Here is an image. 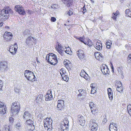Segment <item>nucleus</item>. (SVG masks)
Masks as SVG:
<instances>
[{
  "mask_svg": "<svg viewBox=\"0 0 131 131\" xmlns=\"http://www.w3.org/2000/svg\"><path fill=\"white\" fill-rule=\"evenodd\" d=\"M89 106L90 107L91 109L92 107H94L96 105L94 104L92 102H90L89 103Z\"/></svg>",
  "mask_w": 131,
  "mask_h": 131,
  "instance_id": "42",
  "label": "nucleus"
},
{
  "mask_svg": "<svg viewBox=\"0 0 131 131\" xmlns=\"http://www.w3.org/2000/svg\"><path fill=\"white\" fill-rule=\"evenodd\" d=\"M21 124L19 123L17 124L16 125V128L18 130H19V129L21 128Z\"/></svg>",
  "mask_w": 131,
  "mask_h": 131,
  "instance_id": "38",
  "label": "nucleus"
},
{
  "mask_svg": "<svg viewBox=\"0 0 131 131\" xmlns=\"http://www.w3.org/2000/svg\"><path fill=\"white\" fill-rule=\"evenodd\" d=\"M49 63L52 65H56L58 62L56 56L52 53H50V56H49Z\"/></svg>",
  "mask_w": 131,
  "mask_h": 131,
  "instance_id": "4",
  "label": "nucleus"
},
{
  "mask_svg": "<svg viewBox=\"0 0 131 131\" xmlns=\"http://www.w3.org/2000/svg\"><path fill=\"white\" fill-rule=\"evenodd\" d=\"M117 126H113V128L109 129L110 131H117Z\"/></svg>",
  "mask_w": 131,
  "mask_h": 131,
  "instance_id": "36",
  "label": "nucleus"
},
{
  "mask_svg": "<svg viewBox=\"0 0 131 131\" xmlns=\"http://www.w3.org/2000/svg\"><path fill=\"white\" fill-rule=\"evenodd\" d=\"M88 75L86 73L84 76L83 77V78L85 79H87L88 78Z\"/></svg>",
  "mask_w": 131,
  "mask_h": 131,
  "instance_id": "58",
  "label": "nucleus"
},
{
  "mask_svg": "<svg viewBox=\"0 0 131 131\" xmlns=\"http://www.w3.org/2000/svg\"><path fill=\"white\" fill-rule=\"evenodd\" d=\"M45 100L49 101L53 99V96L52 94V91L51 90H49L47 93V94L45 96Z\"/></svg>",
  "mask_w": 131,
  "mask_h": 131,
  "instance_id": "8",
  "label": "nucleus"
},
{
  "mask_svg": "<svg viewBox=\"0 0 131 131\" xmlns=\"http://www.w3.org/2000/svg\"><path fill=\"white\" fill-rule=\"evenodd\" d=\"M91 110L92 114H94L98 112V111L97 108L96 106V105L93 107H92Z\"/></svg>",
  "mask_w": 131,
  "mask_h": 131,
  "instance_id": "21",
  "label": "nucleus"
},
{
  "mask_svg": "<svg viewBox=\"0 0 131 131\" xmlns=\"http://www.w3.org/2000/svg\"><path fill=\"white\" fill-rule=\"evenodd\" d=\"M44 125V126H47V125H48V121L46 120V118L45 119H44L43 120Z\"/></svg>",
  "mask_w": 131,
  "mask_h": 131,
  "instance_id": "40",
  "label": "nucleus"
},
{
  "mask_svg": "<svg viewBox=\"0 0 131 131\" xmlns=\"http://www.w3.org/2000/svg\"><path fill=\"white\" fill-rule=\"evenodd\" d=\"M26 123L29 125H32L33 124V122L31 119V118L27 120Z\"/></svg>",
  "mask_w": 131,
  "mask_h": 131,
  "instance_id": "27",
  "label": "nucleus"
},
{
  "mask_svg": "<svg viewBox=\"0 0 131 131\" xmlns=\"http://www.w3.org/2000/svg\"><path fill=\"white\" fill-rule=\"evenodd\" d=\"M77 122L78 124L80 125L83 126L85 124V121L84 117L81 115L78 116Z\"/></svg>",
  "mask_w": 131,
  "mask_h": 131,
  "instance_id": "10",
  "label": "nucleus"
},
{
  "mask_svg": "<svg viewBox=\"0 0 131 131\" xmlns=\"http://www.w3.org/2000/svg\"><path fill=\"white\" fill-rule=\"evenodd\" d=\"M18 46L16 43H15L13 46H10L9 47V51L13 54H15L17 50Z\"/></svg>",
  "mask_w": 131,
  "mask_h": 131,
  "instance_id": "9",
  "label": "nucleus"
},
{
  "mask_svg": "<svg viewBox=\"0 0 131 131\" xmlns=\"http://www.w3.org/2000/svg\"><path fill=\"white\" fill-rule=\"evenodd\" d=\"M0 71L4 72L7 70V63L6 61H2L0 62Z\"/></svg>",
  "mask_w": 131,
  "mask_h": 131,
  "instance_id": "6",
  "label": "nucleus"
},
{
  "mask_svg": "<svg viewBox=\"0 0 131 131\" xmlns=\"http://www.w3.org/2000/svg\"><path fill=\"white\" fill-rule=\"evenodd\" d=\"M30 32L29 30L28 29H26L25 30L23 33V35L25 37H27V36H28L30 34Z\"/></svg>",
  "mask_w": 131,
  "mask_h": 131,
  "instance_id": "28",
  "label": "nucleus"
},
{
  "mask_svg": "<svg viewBox=\"0 0 131 131\" xmlns=\"http://www.w3.org/2000/svg\"><path fill=\"white\" fill-rule=\"evenodd\" d=\"M9 121L11 123H13V122L14 121V119L13 117H11L9 118Z\"/></svg>",
  "mask_w": 131,
  "mask_h": 131,
  "instance_id": "54",
  "label": "nucleus"
},
{
  "mask_svg": "<svg viewBox=\"0 0 131 131\" xmlns=\"http://www.w3.org/2000/svg\"><path fill=\"white\" fill-rule=\"evenodd\" d=\"M13 35L12 34L9 32L6 31L3 35V37L6 41L10 40L12 38Z\"/></svg>",
  "mask_w": 131,
  "mask_h": 131,
  "instance_id": "7",
  "label": "nucleus"
},
{
  "mask_svg": "<svg viewBox=\"0 0 131 131\" xmlns=\"http://www.w3.org/2000/svg\"><path fill=\"white\" fill-rule=\"evenodd\" d=\"M51 20L52 22H54L56 20V19L55 17H52L51 19Z\"/></svg>",
  "mask_w": 131,
  "mask_h": 131,
  "instance_id": "55",
  "label": "nucleus"
},
{
  "mask_svg": "<svg viewBox=\"0 0 131 131\" xmlns=\"http://www.w3.org/2000/svg\"><path fill=\"white\" fill-rule=\"evenodd\" d=\"M61 131H68L69 129V126H67V127L62 126L61 127Z\"/></svg>",
  "mask_w": 131,
  "mask_h": 131,
  "instance_id": "32",
  "label": "nucleus"
},
{
  "mask_svg": "<svg viewBox=\"0 0 131 131\" xmlns=\"http://www.w3.org/2000/svg\"><path fill=\"white\" fill-rule=\"evenodd\" d=\"M46 120L48 121L49 125L52 124V121L51 118H50L47 117L46 118Z\"/></svg>",
  "mask_w": 131,
  "mask_h": 131,
  "instance_id": "31",
  "label": "nucleus"
},
{
  "mask_svg": "<svg viewBox=\"0 0 131 131\" xmlns=\"http://www.w3.org/2000/svg\"><path fill=\"white\" fill-rule=\"evenodd\" d=\"M79 92H80V94L82 96H84L86 95V91L83 89H80L79 90Z\"/></svg>",
  "mask_w": 131,
  "mask_h": 131,
  "instance_id": "23",
  "label": "nucleus"
},
{
  "mask_svg": "<svg viewBox=\"0 0 131 131\" xmlns=\"http://www.w3.org/2000/svg\"><path fill=\"white\" fill-rule=\"evenodd\" d=\"M117 125L116 123H114L113 122H111L109 126V129L113 128L114 126H117Z\"/></svg>",
  "mask_w": 131,
  "mask_h": 131,
  "instance_id": "30",
  "label": "nucleus"
},
{
  "mask_svg": "<svg viewBox=\"0 0 131 131\" xmlns=\"http://www.w3.org/2000/svg\"><path fill=\"white\" fill-rule=\"evenodd\" d=\"M66 73L65 71L63 68H62L60 71V73L61 75L62 74H65Z\"/></svg>",
  "mask_w": 131,
  "mask_h": 131,
  "instance_id": "44",
  "label": "nucleus"
},
{
  "mask_svg": "<svg viewBox=\"0 0 131 131\" xmlns=\"http://www.w3.org/2000/svg\"><path fill=\"white\" fill-rule=\"evenodd\" d=\"M43 96V95H41L40 96H38L37 97V99H38V98H39L40 99H41V100H42V97Z\"/></svg>",
  "mask_w": 131,
  "mask_h": 131,
  "instance_id": "60",
  "label": "nucleus"
},
{
  "mask_svg": "<svg viewBox=\"0 0 131 131\" xmlns=\"http://www.w3.org/2000/svg\"><path fill=\"white\" fill-rule=\"evenodd\" d=\"M64 3L66 4L68 7H70L72 5L73 0H61Z\"/></svg>",
  "mask_w": 131,
  "mask_h": 131,
  "instance_id": "15",
  "label": "nucleus"
},
{
  "mask_svg": "<svg viewBox=\"0 0 131 131\" xmlns=\"http://www.w3.org/2000/svg\"><path fill=\"white\" fill-rule=\"evenodd\" d=\"M34 38L31 36H30L26 39L25 41V42L27 45H29L31 41H32V39L34 40Z\"/></svg>",
  "mask_w": 131,
  "mask_h": 131,
  "instance_id": "20",
  "label": "nucleus"
},
{
  "mask_svg": "<svg viewBox=\"0 0 131 131\" xmlns=\"http://www.w3.org/2000/svg\"><path fill=\"white\" fill-rule=\"evenodd\" d=\"M73 13L70 10H69V11L68 12L67 14V15H68L69 16H70L73 14Z\"/></svg>",
  "mask_w": 131,
  "mask_h": 131,
  "instance_id": "50",
  "label": "nucleus"
},
{
  "mask_svg": "<svg viewBox=\"0 0 131 131\" xmlns=\"http://www.w3.org/2000/svg\"><path fill=\"white\" fill-rule=\"evenodd\" d=\"M84 36H83V37H80L78 39H79V40L81 42L84 43Z\"/></svg>",
  "mask_w": 131,
  "mask_h": 131,
  "instance_id": "39",
  "label": "nucleus"
},
{
  "mask_svg": "<svg viewBox=\"0 0 131 131\" xmlns=\"http://www.w3.org/2000/svg\"><path fill=\"white\" fill-rule=\"evenodd\" d=\"M96 91V88L95 87H93L92 88V90H91V92L93 94L95 93V92Z\"/></svg>",
  "mask_w": 131,
  "mask_h": 131,
  "instance_id": "49",
  "label": "nucleus"
},
{
  "mask_svg": "<svg viewBox=\"0 0 131 131\" xmlns=\"http://www.w3.org/2000/svg\"><path fill=\"white\" fill-rule=\"evenodd\" d=\"M108 94L110 100L111 101L113 99V91L112 89L109 88L107 89Z\"/></svg>",
  "mask_w": 131,
  "mask_h": 131,
  "instance_id": "17",
  "label": "nucleus"
},
{
  "mask_svg": "<svg viewBox=\"0 0 131 131\" xmlns=\"http://www.w3.org/2000/svg\"><path fill=\"white\" fill-rule=\"evenodd\" d=\"M119 14V12L117 10L116 11L115 13H113V14H114V16H117Z\"/></svg>",
  "mask_w": 131,
  "mask_h": 131,
  "instance_id": "57",
  "label": "nucleus"
},
{
  "mask_svg": "<svg viewBox=\"0 0 131 131\" xmlns=\"http://www.w3.org/2000/svg\"><path fill=\"white\" fill-rule=\"evenodd\" d=\"M65 48L66 49V50H64L65 52L66 53H67L68 54H70V53L71 52V49H70V48L69 47H68V49L69 48V49L70 50H67V49L66 48Z\"/></svg>",
  "mask_w": 131,
  "mask_h": 131,
  "instance_id": "43",
  "label": "nucleus"
},
{
  "mask_svg": "<svg viewBox=\"0 0 131 131\" xmlns=\"http://www.w3.org/2000/svg\"><path fill=\"white\" fill-rule=\"evenodd\" d=\"M15 91L16 92L18 93L19 91V90L17 88H15Z\"/></svg>",
  "mask_w": 131,
  "mask_h": 131,
  "instance_id": "61",
  "label": "nucleus"
},
{
  "mask_svg": "<svg viewBox=\"0 0 131 131\" xmlns=\"http://www.w3.org/2000/svg\"><path fill=\"white\" fill-rule=\"evenodd\" d=\"M20 109V106L19 102H15L13 103L11 106V113L12 115H16L19 112Z\"/></svg>",
  "mask_w": 131,
  "mask_h": 131,
  "instance_id": "2",
  "label": "nucleus"
},
{
  "mask_svg": "<svg viewBox=\"0 0 131 131\" xmlns=\"http://www.w3.org/2000/svg\"><path fill=\"white\" fill-rule=\"evenodd\" d=\"M58 102L57 108L58 110H61L62 108L64 106V101L62 100H59Z\"/></svg>",
  "mask_w": 131,
  "mask_h": 131,
  "instance_id": "13",
  "label": "nucleus"
},
{
  "mask_svg": "<svg viewBox=\"0 0 131 131\" xmlns=\"http://www.w3.org/2000/svg\"><path fill=\"white\" fill-rule=\"evenodd\" d=\"M116 16H114L112 17V18L114 19H116Z\"/></svg>",
  "mask_w": 131,
  "mask_h": 131,
  "instance_id": "63",
  "label": "nucleus"
},
{
  "mask_svg": "<svg viewBox=\"0 0 131 131\" xmlns=\"http://www.w3.org/2000/svg\"><path fill=\"white\" fill-rule=\"evenodd\" d=\"M101 69L103 74H108L110 71L107 67L105 65L104 66L103 65L101 67Z\"/></svg>",
  "mask_w": 131,
  "mask_h": 131,
  "instance_id": "11",
  "label": "nucleus"
},
{
  "mask_svg": "<svg viewBox=\"0 0 131 131\" xmlns=\"http://www.w3.org/2000/svg\"><path fill=\"white\" fill-rule=\"evenodd\" d=\"M63 79L64 81H67L68 80V76L66 75L64 76V77L63 78Z\"/></svg>",
  "mask_w": 131,
  "mask_h": 131,
  "instance_id": "47",
  "label": "nucleus"
},
{
  "mask_svg": "<svg viewBox=\"0 0 131 131\" xmlns=\"http://www.w3.org/2000/svg\"><path fill=\"white\" fill-rule=\"evenodd\" d=\"M77 55L80 59H82L83 58L84 55L82 50H80L77 52Z\"/></svg>",
  "mask_w": 131,
  "mask_h": 131,
  "instance_id": "18",
  "label": "nucleus"
},
{
  "mask_svg": "<svg viewBox=\"0 0 131 131\" xmlns=\"http://www.w3.org/2000/svg\"><path fill=\"white\" fill-rule=\"evenodd\" d=\"M36 60L37 62V63H40V62L38 60V57L36 58Z\"/></svg>",
  "mask_w": 131,
  "mask_h": 131,
  "instance_id": "62",
  "label": "nucleus"
},
{
  "mask_svg": "<svg viewBox=\"0 0 131 131\" xmlns=\"http://www.w3.org/2000/svg\"><path fill=\"white\" fill-rule=\"evenodd\" d=\"M57 50L58 52L62 56H63L64 54L63 52L64 49L63 47L61 46L60 43H59L57 46Z\"/></svg>",
  "mask_w": 131,
  "mask_h": 131,
  "instance_id": "12",
  "label": "nucleus"
},
{
  "mask_svg": "<svg viewBox=\"0 0 131 131\" xmlns=\"http://www.w3.org/2000/svg\"><path fill=\"white\" fill-rule=\"evenodd\" d=\"M107 119L106 118H104L102 121V124L104 125L107 122Z\"/></svg>",
  "mask_w": 131,
  "mask_h": 131,
  "instance_id": "48",
  "label": "nucleus"
},
{
  "mask_svg": "<svg viewBox=\"0 0 131 131\" xmlns=\"http://www.w3.org/2000/svg\"><path fill=\"white\" fill-rule=\"evenodd\" d=\"M14 9L20 15H25L26 14L23 7L19 5H16L15 6Z\"/></svg>",
  "mask_w": 131,
  "mask_h": 131,
  "instance_id": "5",
  "label": "nucleus"
},
{
  "mask_svg": "<svg viewBox=\"0 0 131 131\" xmlns=\"http://www.w3.org/2000/svg\"><path fill=\"white\" fill-rule=\"evenodd\" d=\"M63 122L64 124H67V126L69 127V121L67 118H66L64 119Z\"/></svg>",
  "mask_w": 131,
  "mask_h": 131,
  "instance_id": "34",
  "label": "nucleus"
},
{
  "mask_svg": "<svg viewBox=\"0 0 131 131\" xmlns=\"http://www.w3.org/2000/svg\"><path fill=\"white\" fill-rule=\"evenodd\" d=\"M127 109L129 114L131 116V105L129 104L128 105Z\"/></svg>",
  "mask_w": 131,
  "mask_h": 131,
  "instance_id": "29",
  "label": "nucleus"
},
{
  "mask_svg": "<svg viewBox=\"0 0 131 131\" xmlns=\"http://www.w3.org/2000/svg\"><path fill=\"white\" fill-rule=\"evenodd\" d=\"M82 11L83 14L86 11V10L85 6H83L82 8Z\"/></svg>",
  "mask_w": 131,
  "mask_h": 131,
  "instance_id": "51",
  "label": "nucleus"
},
{
  "mask_svg": "<svg viewBox=\"0 0 131 131\" xmlns=\"http://www.w3.org/2000/svg\"><path fill=\"white\" fill-rule=\"evenodd\" d=\"M90 124H92V125L93 124L95 123V120L94 119H92L90 120Z\"/></svg>",
  "mask_w": 131,
  "mask_h": 131,
  "instance_id": "53",
  "label": "nucleus"
},
{
  "mask_svg": "<svg viewBox=\"0 0 131 131\" xmlns=\"http://www.w3.org/2000/svg\"><path fill=\"white\" fill-rule=\"evenodd\" d=\"M6 111V106L5 108H0V113L1 114H3L5 113Z\"/></svg>",
  "mask_w": 131,
  "mask_h": 131,
  "instance_id": "24",
  "label": "nucleus"
},
{
  "mask_svg": "<svg viewBox=\"0 0 131 131\" xmlns=\"http://www.w3.org/2000/svg\"><path fill=\"white\" fill-rule=\"evenodd\" d=\"M125 13L127 16L130 17L131 15V10L129 9H127L125 10Z\"/></svg>",
  "mask_w": 131,
  "mask_h": 131,
  "instance_id": "26",
  "label": "nucleus"
},
{
  "mask_svg": "<svg viewBox=\"0 0 131 131\" xmlns=\"http://www.w3.org/2000/svg\"><path fill=\"white\" fill-rule=\"evenodd\" d=\"M127 60L129 63H131V54H129L127 57Z\"/></svg>",
  "mask_w": 131,
  "mask_h": 131,
  "instance_id": "45",
  "label": "nucleus"
},
{
  "mask_svg": "<svg viewBox=\"0 0 131 131\" xmlns=\"http://www.w3.org/2000/svg\"><path fill=\"white\" fill-rule=\"evenodd\" d=\"M30 126L31 127V128H30V129L31 131H33L35 129L34 125L33 124L32 125H30Z\"/></svg>",
  "mask_w": 131,
  "mask_h": 131,
  "instance_id": "56",
  "label": "nucleus"
},
{
  "mask_svg": "<svg viewBox=\"0 0 131 131\" xmlns=\"http://www.w3.org/2000/svg\"><path fill=\"white\" fill-rule=\"evenodd\" d=\"M112 44V42L111 41H110V42H107L106 43V47L108 49H109L110 48L111 45Z\"/></svg>",
  "mask_w": 131,
  "mask_h": 131,
  "instance_id": "33",
  "label": "nucleus"
},
{
  "mask_svg": "<svg viewBox=\"0 0 131 131\" xmlns=\"http://www.w3.org/2000/svg\"><path fill=\"white\" fill-rule=\"evenodd\" d=\"M10 127L9 126L5 125L3 127V131H11L10 129Z\"/></svg>",
  "mask_w": 131,
  "mask_h": 131,
  "instance_id": "25",
  "label": "nucleus"
},
{
  "mask_svg": "<svg viewBox=\"0 0 131 131\" xmlns=\"http://www.w3.org/2000/svg\"><path fill=\"white\" fill-rule=\"evenodd\" d=\"M116 90L120 92H121L123 91V86H122V83L119 82V84L118 85H116Z\"/></svg>",
  "mask_w": 131,
  "mask_h": 131,
  "instance_id": "16",
  "label": "nucleus"
},
{
  "mask_svg": "<svg viewBox=\"0 0 131 131\" xmlns=\"http://www.w3.org/2000/svg\"><path fill=\"white\" fill-rule=\"evenodd\" d=\"M5 105L4 103L0 102V108H5Z\"/></svg>",
  "mask_w": 131,
  "mask_h": 131,
  "instance_id": "41",
  "label": "nucleus"
},
{
  "mask_svg": "<svg viewBox=\"0 0 131 131\" xmlns=\"http://www.w3.org/2000/svg\"><path fill=\"white\" fill-rule=\"evenodd\" d=\"M25 76L28 80L31 81H34L35 80V78L34 73L28 70H26L25 71Z\"/></svg>",
  "mask_w": 131,
  "mask_h": 131,
  "instance_id": "3",
  "label": "nucleus"
},
{
  "mask_svg": "<svg viewBox=\"0 0 131 131\" xmlns=\"http://www.w3.org/2000/svg\"><path fill=\"white\" fill-rule=\"evenodd\" d=\"M83 71H81L80 72V75L83 77L84 76V75L85 74H86V73L83 70Z\"/></svg>",
  "mask_w": 131,
  "mask_h": 131,
  "instance_id": "46",
  "label": "nucleus"
},
{
  "mask_svg": "<svg viewBox=\"0 0 131 131\" xmlns=\"http://www.w3.org/2000/svg\"><path fill=\"white\" fill-rule=\"evenodd\" d=\"M88 43L87 44V45L89 46L90 47L92 46L93 44L92 42L90 40V39H88Z\"/></svg>",
  "mask_w": 131,
  "mask_h": 131,
  "instance_id": "35",
  "label": "nucleus"
},
{
  "mask_svg": "<svg viewBox=\"0 0 131 131\" xmlns=\"http://www.w3.org/2000/svg\"><path fill=\"white\" fill-rule=\"evenodd\" d=\"M92 125L91 130L93 131H96L97 129V125L96 123H94Z\"/></svg>",
  "mask_w": 131,
  "mask_h": 131,
  "instance_id": "22",
  "label": "nucleus"
},
{
  "mask_svg": "<svg viewBox=\"0 0 131 131\" xmlns=\"http://www.w3.org/2000/svg\"><path fill=\"white\" fill-rule=\"evenodd\" d=\"M94 47L97 49L101 50L102 49V45L101 43L97 42V43L95 45Z\"/></svg>",
  "mask_w": 131,
  "mask_h": 131,
  "instance_id": "19",
  "label": "nucleus"
},
{
  "mask_svg": "<svg viewBox=\"0 0 131 131\" xmlns=\"http://www.w3.org/2000/svg\"><path fill=\"white\" fill-rule=\"evenodd\" d=\"M3 24V23L2 22H1L0 23V26L1 27H2Z\"/></svg>",
  "mask_w": 131,
  "mask_h": 131,
  "instance_id": "64",
  "label": "nucleus"
},
{
  "mask_svg": "<svg viewBox=\"0 0 131 131\" xmlns=\"http://www.w3.org/2000/svg\"><path fill=\"white\" fill-rule=\"evenodd\" d=\"M12 9L8 6H6L2 10H0L1 20L2 21L7 20L9 17V13L13 14Z\"/></svg>",
  "mask_w": 131,
  "mask_h": 131,
  "instance_id": "1",
  "label": "nucleus"
},
{
  "mask_svg": "<svg viewBox=\"0 0 131 131\" xmlns=\"http://www.w3.org/2000/svg\"><path fill=\"white\" fill-rule=\"evenodd\" d=\"M49 56H50V53H49L47 55L46 58V60H47V61L48 62H49Z\"/></svg>",
  "mask_w": 131,
  "mask_h": 131,
  "instance_id": "52",
  "label": "nucleus"
},
{
  "mask_svg": "<svg viewBox=\"0 0 131 131\" xmlns=\"http://www.w3.org/2000/svg\"><path fill=\"white\" fill-rule=\"evenodd\" d=\"M3 86V83L2 81L0 80V89H1Z\"/></svg>",
  "mask_w": 131,
  "mask_h": 131,
  "instance_id": "59",
  "label": "nucleus"
},
{
  "mask_svg": "<svg viewBox=\"0 0 131 131\" xmlns=\"http://www.w3.org/2000/svg\"><path fill=\"white\" fill-rule=\"evenodd\" d=\"M23 118L25 120L30 119V118H32V115L28 111H27L24 112L23 116Z\"/></svg>",
  "mask_w": 131,
  "mask_h": 131,
  "instance_id": "14",
  "label": "nucleus"
},
{
  "mask_svg": "<svg viewBox=\"0 0 131 131\" xmlns=\"http://www.w3.org/2000/svg\"><path fill=\"white\" fill-rule=\"evenodd\" d=\"M117 126H113V128L109 129L110 131H117Z\"/></svg>",
  "mask_w": 131,
  "mask_h": 131,
  "instance_id": "37",
  "label": "nucleus"
}]
</instances>
